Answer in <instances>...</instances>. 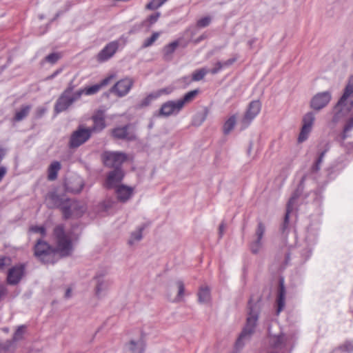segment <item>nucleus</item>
Returning a JSON list of instances; mask_svg holds the SVG:
<instances>
[{"label":"nucleus","instance_id":"40","mask_svg":"<svg viewBox=\"0 0 353 353\" xmlns=\"http://www.w3.org/2000/svg\"><path fill=\"white\" fill-rule=\"evenodd\" d=\"M324 155H325V152H321L319 157L316 160V163L312 166V170L314 172H316L320 169V165L323 161Z\"/></svg>","mask_w":353,"mask_h":353},{"label":"nucleus","instance_id":"45","mask_svg":"<svg viewBox=\"0 0 353 353\" xmlns=\"http://www.w3.org/2000/svg\"><path fill=\"white\" fill-rule=\"evenodd\" d=\"M224 67L222 62H217L215 64V67L212 68L210 72L214 74H216L219 71H220Z\"/></svg>","mask_w":353,"mask_h":353},{"label":"nucleus","instance_id":"7","mask_svg":"<svg viewBox=\"0 0 353 353\" xmlns=\"http://www.w3.org/2000/svg\"><path fill=\"white\" fill-rule=\"evenodd\" d=\"M91 132L88 128L79 127L70 137V146L77 148L87 141L91 137Z\"/></svg>","mask_w":353,"mask_h":353},{"label":"nucleus","instance_id":"32","mask_svg":"<svg viewBox=\"0 0 353 353\" xmlns=\"http://www.w3.org/2000/svg\"><path fill=\"white\" fill-rule=\"evenodd\" d=\"M159 97V94H157L156 92H152L147 95L144 99H142L140 103L141 107H146L149 105L153 101L156 100Z\"/></svg>","mask_w":353,"mask_h":353},{"label":"nucleus","instance_id":"1","mask_svg":"<svg viewBox=\"0 0 353 353\" xmlns=\"http://www.w3.org/2000/svg\"><path fill=\"white\" fill-rule=\"evenodd\" d=\"M45 201L49 208H60L65 219H68L73 214L79 216L81 214L75 212L79 207L77 201L70 199L63 200L55 192L48 193Z\"/></svg>","mask_w":353,"mask_h":353},{"label":"nucleus","instance_id":"33","mask_svg":"<svg viewBox=\"0 0 353 353\" xmlns=\"http://www.w3.org/2000/svg\"><path fill=\"white\" fill-rule=\"evenodd\" d=\"M236 123L235 116L230 117L223 125V132L227 134L231 132Z\"/></svg>","mask_w":353,"mask_h":353},{"label":"nucleus","instance_id":"37","mask_svg":"<svg viewBox=\"0 0 353 353\" xmlns=\"http://www.w3.org/2000/svg\"><path fill=\"white\" fill-rule=\"evenodd\" d=\"M211 22V18L210 17H205L200 19L197 23L196 26L199 28H205L210 25Z\"/></svg>","mask_w":353,"mask_h":353},{"label":"nucleus","instance_id":"57","mask_svg":"<svg viewBox=\"0 0 353 353\" xmlns=\"http://www.w3.org/2000/svg\"><path fill=\"white\" fill-rule=\"evenodd\" d=\"M223 228H224V225L223 224H221L220 226H219V230H220V232L222 233L223 230Z\"/></svg>","mask_w":353,"mask_h":353},{"label":"nucleus","instance_id":"8","mask_svg":"<svg viewBox=\"0 0 353 353\" xmlns=\"http://www.w3.org/2000/svg\"><path fill=\"white\" fill-rule=\"evenodd\" d=\"M34 254L43 263H48L54 254V250L46 242L39 240L34 246Z\"/></svg>","mask_w":353,"mask_h":353},{"label":"nucleus","instance_id":"36","mask_svg":"<svg viewBox=\"0 0 353 353\" xmlns=\"http://www.w3.org/2000/svg\"><path fill=\"white\" fill-rule=\"evenodd\" d=\"M30 231L34 233H39L42 237H44L46 235V230L43 226L32 225L30 228Z\"/></svg>","mask_w":353,"mask_h":353},{"label":"nucleus","instance_id":"43","mask_svg":"<svg viewBox=\"0 0 353 353\" xmlns=\"http://www.w3.org/2000/svg\"><path fill=\"white\" fill-rule=\"evenodd\" d=\"M10 263L11 259L9 257H0V269H3L6 265H10Z\"/></svg>","mask_w":353,"mask_h":353},{"label":"nucleus","instance_id":"16","mask_svg":"<svg viewBox=\"0 0 353 353\" xmlns=\"http://www.w3.org/2000/svg\"><path fill=\"white\" fill-rule=\"evenodd\" d=\"M25 332L26 326L21 325L18 327L13 335L12 339L6 341L4 344L3 349L6 351L13 352L16 348L17 343L23 339Z\"/></svg>","mask_w":353,"mask_h":353},{"label":"nucleus","instance_id":"24","mask_svg":"<svg viewBox=\"0 0 353 353\" xmlns=\"http://www.w3.org/2000/svg\"><path fill=\"white\" fill-rule=\"evenodd\" d=\"M290 337L284 334H280L271 338V343L274 348L281 349L289 343Z\"/></svg>","mask_w":353,"mask_h":353},{"label":"nucleus","instance_id":"39","mask_svg":"<svg viewBox=\"0 0 353 353\" xmlns=\"http://www.w3.org/2000/svg\"><path fill=\"white\" fill-rule=\"evenodd\" d=\"M59 59L60 55L58 53H51L46 57V61L51 63H56Z\"/></svg>","mask_w":353,"mask_h":353},{"label":"nucleus","instance_id":"48","mask_svg":"<svg viewBox=\"0 0 353 353\" xmlns=\"http://www.w3.org/2000/svg\"><path fill=\"white\" fill-rule=\"evenodd\" d=\"M6 288L3 285H0V300L6 294Z\"/></svg>","mask_w":353,"mask_h":353},{"label":"nucleus","instance_id":"20","mask_svg":"<svg viewBox=\"0 0 353 353\" xmlns=\"http://www.w3.org/2000/svg\"><path fill=\"white\" fill-rule=\"evenodd\" d=\"M114 77V75H110L103 79L99 83L85 88L83 89V93L86 95H92L97 93L101 88L107 85Z\"/></svg>","mask_w":353,"mask_h":353},{"label":"nucleus","instance_id":"25","mask_svg":"<svg viewBox=\"0 0 353 353\" xmlns=\"http://www.w3.org/2000/svg\"><path fill=\"white\" fill-rule=\"evenodd\" d=\"M285 289L283 284V281H281L279 283L278 296H277V314H279L285 307Z\"/></svg>","mask_w":353,"mask_h":353},{"label":"nucleus","instance_id":"53","mask_svg":"<svg viewBox=\"0 0 353 353\" xmlns=\"http://www.w3.org/2000/svg\"><path fill=\"white\" fill-rule=\"evenodd\" d=\"M101 283H98V285H97V286L96 288V293L97 294H99L100 291H101Z\"/></svg>","mask_w":353,"mask_h":353},{"label":"nucleus","instance_id":"29","mask_svg":"<svg viewBox=\"0 0 353 353\" xmlns=\"http://www.w3.org/2000/svg\"><path fill=\"white\" fill-rule=\"evenodd\" d=\"M179 46V41H174L166 45L163 49L164 57L166 58L170 57Z\"/></svg>","mask_w":353,"mask_h":353},{"label":"nucleus","instance_id":"55","mask_svg":"<svg viewBox=\"0 0 353 353\" xmlns=\"http://www.w3.org/2000/svg\"><path fill=\"white\" fill-rule=\"evenodd\" d=\"M57 73H58V72H54L53 74H52L51 76L48 77V79H52V78H54L57 74Z\"/></svg>","mask_w":353,"mask_h":353},{"label":"nucleus","instance_id":"17","mask_svg":"<svg viewBox=\"0 0 353 353\" xmlns=\"http://www.w3.org/2000/svg\"><path fill=\"white\" fill-rule=\"evenodd\" d=\"M331 94L328 92L317 94L311 101V107L315 110H320L325 107L330 101Z\"/></svg>","mask_w":353,"mask_h":353},{"label":"nucleus","instance_id":"58","mask_svg":"<svg viewBox=\"0 0 353 353\" xmlns=\"http://www.w3.org/2000/svg\"><path fill=\"white\" fill-rule=\"evenodd\" d=\"M4 331L7 332H8V329H5Z\"/></svg>","mask_w":353,"mask_h":353},{"label":"nucleus","instance_id":"47","mask_svg":"<svg viewBox=\"0 0 353 353\" xmlns=\"http://www.w3.org/2000/svg\"><path fill=\"white\" fill-rule=\"evenodd\" d=\"M172 91V89L171 88H163V89H160V90H157L156 92V93L159 94V97H161L163 94H168L171 93Z\"/></svg>","mask_w":353,"mask_h":353},{"label":"nucleus","instance_id":"54","mask_svg":"<svg viewBox=\"0 0 353 353\" xmlns=\"http://www.w3.org/2000/svg\"><path fill=\"white\" fill-rule=\"evenodd\" d=\"M70 296V289H68L65 292V296L69 297Z\"/></svg>","mask_w":353,"mask_h":353},{"label":"nucleus","instance_id":"9","mask_svg":"<svg viewBox=\"0 0 353 353\" xmlns=\"http://www.w3.org/2000/svg\"><path fill=\"white\" fill-rule=\"evenodd\" d=\"M134 84L132 79L126 77L117 81L111 88L110 91L119 97L125 96L131 90Z\"/></svg>","mask_w":353,"mask_h":353},{"label":"nucleus","instance_id":"35","mask_svg":"<svg viewBox=\"0 0 353 353\" xmlns=\"http://www.w3.org/2000/svg\"><path fill=\"white\" fill-rule=\"evenodd\" d=\"M168 0H152L146 5L148 10H157L160 8Z\"/></svg>","mask_w":353,"mask_h":353},{"label":"nucleus","instance_id":"2","mask_svg":"<svg viewBox=\"0 0 353 353\" xmlns=\"http://www.w3.org/2000/svg\"><path fill=\"white\" fill-rule=\"evenodd\" d=\"M198 93V90H191L180 99L176 101H168L163 103L159 110V114L169 117L172 114L179 113L186 104L190 103L194 99Z\"/></svg>","mask_w":353,"mask_h":353},{"label":"nucleus","instance_id":"50","mask_svg":"<svg viewBox=\"0 0 353 353\" xmlns=\"http://www.w3.org/2000/svg\"><path fill=\"white\" fill-rule=\"evenodd\" d=\"M236 61V59H230L227 60L226 61L223 62V64L224 67L229 66L234 63Z\"/></svg>","mask_w":353,"mask_h":353},{"label":"nucleus","instance_id":"42","mask_svg":"<svg viewBox=\"0 0 353 353\" xmlns=\"http://www.w3.org/2000/svg\"><path fill=\"white\" fill-rule=\"evenodd\" d=\"M159 17H160V13L156 12V13L149 16L147 19V21L150 23V25H152L158 21Z\"/></svg>","mask_w":353,"mask_h":353},{"label":"nucleus","instance_id":"38","mask_svg":"<svg viewBox=\"0 0 353 353\" xmlns=\"http://www.w3.org/2000/svg\"><path fill=\"white\" fill-rule=\"evenodd\" d=\"M142 230L143 228H140L138 231L132 234L131 238L128 242L129 244L132 245L134 241L141 240L142 238Z\"/></svg>","mask_w":353,"mask_h":353},{"label":"nucleus","instance_id":"4","mask_svg":"<svg viewBox=\"0 0 353 353\" xmlns=\"http://www.w3.org/2000/svg\"><path fill=\"white\" fill-rule=\"evenodd\" d=\"M101 158L105 166L114 169H120L121 165L128 159V155L124 152L111 151L104 152Z\"/></svg>","mask_w":353,"mask_h":353},{"label":"nucleus","instance_id":"30","mask_svg":"<svg viewBox=\"0 0 353 353\" xmlns=\"http://www.w3.org/2000/svg\"><path fill=\"white\" fill-rule=\"evenodd\" d=\"M199 301L201 303H205L210 301V292L208 287H202L198 292Z\"/></svg>","mask_w":353,"mask_h":353},{"label":"nucleus","instance_id":"41","mask_svg":"<svg viewBox=\"0 0 353 353\" xmlns=\"http://www.w3.org/2000/svg\"><path fill=\"white\" fill-rule=\"evenodd\" d=\"M352 128H353V117L348 121V122L346 123V125L344 127L343 139H345L346 138L345 133L347 132L348 131H350Z\"/></svg>","mask_w":353,"mask_h":353},{"label":"nucleus","instance_id":"51","mask_svg":"<svg viewBox=\"0 0 353 353\" xmlns=\"http://www.w3.org/2000/svg\"><path fill=\"white\" fill-rule=\"evenodd\" d=\"M46 112V108H39L37 110V114L38 117H41Z\"/></svg>","mask_w":353,"mask_h":353},{"label":"nucleus","instance_id":"52","mask_svg":"<svg viewBox=\"0 0 353 353\" xmlns=\"http://www.w3.org/2000/svg\"><path fill=\"white\" fill-rule=\"evenodd\" d=\"M79 185H80V187H79V189H77V190H73L72 191H74V192H80V191L82 190L83 187V183H82V181H79Z\"/></svg>","mask_w":353,"mask_h":353},{"label":"nucleus","instance_id":"12","mask_svg":"<svg viewBox=\"0 0 353 353\" xmlns=\"http://www.w3.org/2000/svg\"><path fill=\"white\" fill-rule=\"evenodd\" d=\"M93 125L91 128L88 129L90 131L91 134L98 133L102 131L106 127L105 120V112L103 110H98L91 117Z\"/></svg>","mask_w":353,"mask_h":353},{"label":"nucleus","instance_id":"19","mask_svg":"<svg viewBox=\"0 0 353 353\" xmlns=\"http://www.w3.org/2000/svg\"><path fill=\"white\" fill-rule=\"evenodd\" d=\"M144 346V341L141 337L137 341L131 340L125 344L123 351L124 353H143Z\"/></svg>","mask_w":353,"mask_h":353},{"label":"nucleus","instance_id":"44","mask_svg":"<svg viewBox=\"0 0 353 353\" xmlns=\"http://www.w3.org/2000/svg\"><path fill=\"white\" fill-rule=\"evenodd\" d=\"M176 285H177L178 290H179L178 296L179 298H181L183 296L184 290H185L183 283L182 281H178Z\"/></svg>","mask_w":353,"mask_h":353},{"label":"nucleus","instance_id":"14","mask_svg":"<svg viewBox=\"0 0 353 353\" xmlns=\"http://www.w3.org/2000/svg\"><path fill=\"white\" fill-rule=\"evenodd\" d=\"M130 125L123 127H117L112 130V136L117 139H125L128 141L134 140L136 136L134 132L130 130Z\"/></svg>","mask_w":353,"mask_h":353},{"label":"nucleus","instance_id":"18","mask_svg":"<svg viewBox=\"0 0 353 353\" xmlns=\"http://www.w3.org/2000/svg\"><path fill=\"white\" fill-rule=\"evenodd\" d=\"M123 177V173L121 169H114L110 172L105 181V186L108 188L117 187L119 183L121 181Z\"/></svg>","mask_w":353,"mask_h":353},{"label":"nucleus","instance_id":"6","mask_svg":"<svg viewBox=\"0 0 353 353\" xmlns=\"http://www.w3.org/2000/svg\"><path fill=\"white\" fill-rule=\"evenodd\" d=\"M353 106V76L350 77L345 89V92L339 101L335 108L341 110L346 107V110H350Z\"/></svg>","mask_w":353,"mask_h":353},{"label":"nucleus","instance_id":"10","mask_svg":"<svg viewBox=\"0 0 353 353\" xmlns=\"http://www.w3.org/2000/svg\"><path fill=\"white\" fill-rule=\"evenodd\" d=\"M261 108V102L258 100L252 101L242 119L243 126L247 127L251 121L259 114Z\"/></svg>","mask_w":353,"mask_h":353},{"label":"nucleus","instance_id":"56","mask_svg":"<svg viewBox=\"0 0 353 353\" xmlns=\"http://www.w3.org/2000/svg\"><path fill=\"white\" fill-rule=\"evenodd\" d=\"M3 157V152L2 150H0V162L1 161Z\"/></svg>","mask_w":353,"mask_h":353},{"label":"nucleus","instance_id":"34","mask_svg":"<svg viewBox=\"0 0 353 353\" xmlns=\"http://www.w3.org/2000/svg\"><path fill=\"white\" fill-rule=\"evenodd\" d=\"M159 36H160V32H153L150 37L146 39L144 41V42L143 43V47L148 48L149 46H151L158 39Z\"/></svg>","mask_w":353,"mask_h":353},{"label":"nucleus","instance_id":"23","mask_svg":"<svg viewBox=\"0 0 353 353\" xmlns=\"http://www.w3.org/2000/svg\"><path fill=\"white\" fill-rule=\"evenodd\" d=\"M116 193L117 199L120 201L125 202L132 196L133 188L123 185H118L116 189Z\"/></svg>","mask_w":353,"mask_h":353},{"label":"nucleus","instance_id":"21","mask_svg":"<svg viewBox=\"0 0 353 353\" xmlns=\"http://www.w3.org/2000/svg\"><path fill=\"white\" fill-rule=\"evenodd\" d=\"M68 91L64 92L57 100L55 105V112L57 113L65 110L71 104V100Z\"/></svg>","mask_w":353,"mask_h":353},{"label":"nucleus","instance_id":"26","mask_svg":"<svg viewBox=\"0 0 353 353\" xmlns=\"http://www.w3.org/2000/svg\"><path fill=\"white\" fill-rule=\"evenodd\" d=\"M61 168V163L59 161H53L48 168V179L54 181L57 178L58 172Z\"/></svg>","mask_w":353,"mask_h":353},{"label":"nucleus","instance_id":"5","mask_svg":"<svg viewBox=\"0 0 353 353\" xmlns=\"http://www.w3.org/2000/svg\"><path fill=\"white\" fill-rule=\"evenodd\" d=\"M258 315L259 312L257 310L253 308L250 309L247 318L246 325L236 341V347H241L243 341L248 338L254 332L258 320Z\"/></svg>","mask_w":353,"mask_h":353},{"label":"nucleus","instance_id":"22","mask_svg":"<svg viewBox=\"0 0 353 353\" xmlns=\"http://www.w3.org/2000/svg\"><path fill=\"white\" fill-rule=\"evenodd\" d=\"M265 230V225L263 223L260 222L256 231L257 239L251 245V250L253 253H256L261 246V239Z\"/></svg>","mask_w":353,"mask_h":353},{"label":"nucleus","instance_id":"28","mask_svg":"<svg viewBox=\"0 0 353 353\" xmlns=\"http://www.w3.org/2000/svg\"><path fill=\"white\" fill-rule=\"evenodd\" d=\"M31 109L30 105L23 106L19 111H17L13 118L14 121L19 122L26 118Z\"/></svg>","mask_w":353,"mask_h":353},{"label":"nucleus","instance_id":"11","mask_svg":"<svg viewBox=\"0 0 353 353\" xmlns=\"http://www.w3.org/2000/svg\"><path fill=\"white\" fill-rule=\"evenodd\" d=\"M119 46L118 41H114L108 43L97 55L99 62H104L110 59L117 52Z\"/></svg>","mask_w":353,"mask_h":353},{"label":"nucleus","instance_id":"46","mask_svg":"<svg viewBox=\"0 0 353 353\" xmlns=\"http://www.w3.org/2000/svg\"><path fill=\"white\" fill-rule=\"evenodd\" d=\"M84 94L83 90H80L75 92L72 96H70V99L71 100V103H72L74 101L79 99L81 94Z\"/></svg>","mask_w":353,"mask_h":353},{"label":"nucleus","instance_id":"3","mask_svg":"<svg viewBox=\"0 0 353 353\" xmlns=\"http://www.w3.org/2000/svg\"><path fill=\"white\" fill-rule=\"evenodd\" d=\"M53 237L57 244V251L62 256H68L72 251L70 237L65 232L63 225H57L53 230Z\"/></svg>","mask_w":353,"mask_h":353},{"label":"nucleus","instance_id":"13","mask_svg":"<svg viewBox=\"0 0 353 353\" xmlns=\"http://www.w3.org/2000/svg\"><path fill=\"white\" fill-rule=\"evenodd\" d=\"M314 121V116L312 113L306 114L303 119V126L299 136V141L303 142L305 141L310 134Z\"/></svg>","mask_w":353,"mask_h":353},{"label":"nucleus","instance_id":"15","mask_svg":"<svg viewBox=\"0 0 353 353\" xmlns=\"http://www.w3.org/2000/svg\"><path fill=\"white\" fill-rule=\"evenodd\" d=\"M24 265H18L12 267L8 270L7 282L10 285L17 284L24 274Z\"/></svg>","mask_w":353,"mask_h":353},{"label":"nucleus","instance_id":"31","mask_svg":"<svg viewBox=\"0 0 353 353\" xmlns=\"http://www.w3.org/2000/svg\"><path fill=\"white\" fill-rule=\"evenodd\" d=\"M209 72L206 68H201L195 70L192 74V79L194 81H199L202 80L204 77Z\"/></svg>","mask_w":353,"mask_h":353},{"label":"nucleus","instance_id":"49","mask_svg":"<svg viewBox=\"0 0 353 353\" xmlns=\"http://www.w3.org/2000/svg\"><path fill=\"white\" fill-rule=\"evenodd\" d=\"M6 172H7V170L5 167H3V166L0 167V182L1 181L3 178L5 176Z\"/></svg>","mask_w":353,"mask_h":353},{"label":"nucleus","instance_id":"27","mask_svg":"<svg viewBox=\"0 0 353 353\" xmlns=\"http://www.w3.org/2000/svg\"><path fill=\"white\" fill-rule=\"evenodd\" d=\"M295 200H296V196H293L289 199V201L287 203L286 213H285V218H284V225H283L284 229L288 227V225L289 223L290 214L293 210V206L294 205Z\"/></svg>","mask_w":353,"mask_h":353}]
</instances>
